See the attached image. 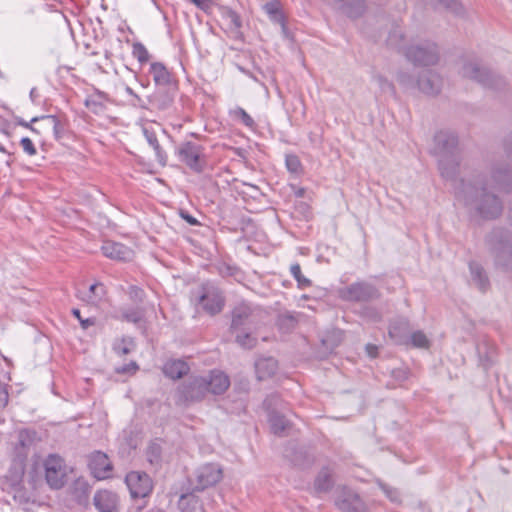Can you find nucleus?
Returning <instances> with one entry per match:
<instances>
[{
  "label": "nucleus",
  "mask_w": 512,
  "mask_h": 512,
  "mask_svg": "<svg viewBox=\"0 0 512 512\" xmlns=\"http://www.w3.org/2000/svg\"><path fill=\"white\" fill-rule=\"evenodd\" d=\"M507 155L512 158V149L507 148ZM511 186L512 175L510 172L497 166L492 171L490 182L461 180L455 194L458 201L463 202L476 216L483 219H494L501 214L503 206L497 195L489 189L497 188L500 191L509 192Z\"/></svg>",
  "instance_id": "obj_1"
},
{
  "label": "nucleus",
  "mask_w": 512,
  "mask_h": 512,
  "mask_svg": "<svg viewBox=\"0 0 512 512\" xmlns=\"http://www.w3.org/2000/svg\"><path fill=\"white\" fill-rule=\"evenodd\" d=\"M434 142V153L438 157V166L442 177L453 179L459 165L456 134L451 131H439L434 136Z\"/></svg>",
  "instance_id": "obj_2"
},
{
  "label": "nucleus",
  "mask_w": 512,
  "mask_h": 512,
  "mask_svg": "<svg viewBox=\"0 0 512 512\" xmlns=\"http://www.w3.org/2000/svg\"><path fill=\"white\" fill-rule=\"evenodd\" d=\"M488 244L497 265L507 268L512 265V235L508 231L494 229L488 236Z\"/></svg>",
  "instance_id": "obj_3"
},
{
  "label": "nucleus",
  "mask_w": 512,
  "mask_h": 512,
  "mask_svg": "<svg viewBox=\"0 0 512 512\" xmlns=\"http://www.w3.org/2000/svg\"><path fill=\"white\" fill-rule=\"evenodd\" d=\"M196 303L208 314L215 315L224 307V296L221 290L212 282L203 283L193 292Z\"/></svg>",
  "instance_id": "obj_4"
},
{
  "label": "nucleus",
  "mask_w": 512,
  "mask_h": 512,
  "mask_svg": "<svg viewBox=\"0 0 512 512\" xmlns=\"http://www.w3.org/2000/svg\"><path fill=\"white\" fill-rule=\"evenodd\" d=\"M262 311L249 303L242 302L232 310L231 331L256 329L260 324Z\"/></svg>",
  "instance_id": "obj_5"
},
{
  "label": "nucleus",
  "mask_w": 512,
  "mask_h": 512,
  "mask_svg": "<svg viewBox=\"0 0 512 512\" xmlns=\"http://www.w3.org/2000/svg\"><path fill=\"white\" fill-rule=\"evenodd\" d=\"M179 160L195 173H202L206 166L204 147L192 141H185L177 148Z\"/></svg>",
  "instance_id": "obj_6"
},
{
  "label": "nucleus",
  "mask_w": 512,
  "mask_h": 512,
  "mask_svg": "<svg viewBox=\"0 0 512 512\" xmlns=\"http://www.w3.org/2000/svg\"><path fill=\"white\" fill-rule=\"evenodd\" d=\"M406 58L419 66H430L438 62L439 53L435 43L425 41L411 45L405 50Z\"/></svg>",
  "instance_id": "obj_7"
},
{
  "label": "nucleus",
  "mask_w": 512,
  "mask_h": 512,
  "mask_svg": "<svg viewBox=\"0 0 512 512\" xmlns=\"http://www.w3.org/2000/svg\"><path fill=\"white\" fill-rule=\"evenodd\" d=\"M461 73L464 77L473 79L484 87L498 89L504 85V80L487 68L481 67L476 62L465 63Z\"/></svg>",
  "instance_id": "obj_8"
},
{
  "label": "nucleus",
  "mask_w": 512,
  "mask_h": 512,
  "mask_svg": "<svg viewBox=\"0 0 512 512\" xmlns=\"http://www.w3.org/2000/svg\"><path fill=\"white\" fill-rule=\"evenodd\" d=\"M341 299L353 302H368L378 299L380 291L371 283L359 281L350 284L339 292Z\"/></svg>",
  "instance_id": "obj_9"
},
{
  "label": "nucleus",
  "mask_w": 512,
  "mask_h": 512,
  "mask_svg": "<svg viewBox=\"0 0 512 512\" xmlns=\"http://www.w3.org/2000/svg\"><path fill=\"white\" fill-rule=\"evenodd\" d=\"M222 476L223 472L220 465L216 463H206L195 471L194 480H192V484L194 485L193 490L203 491L217 484L222 479Z\"/></svg>",
  "instance_id": "obj_10"
},
{
  "label": "nucleus",
  "mask_w": 512,
  "mask_h": 512,
  "mask_svg": "<svg viewBox=\"0 0 512 512\" xmlns=\"http://www.w3.org/2000/svg\"><path fill=\"white\" fill-rule=\"evenodd\" d=\"M46 481L51 488L59 489L65 483L64 460L55 454L49 455L44 461Z\"/></svg>",
  "instance_id": "obj_11"
},
{
  "label": "nucleus",
  "mask_w": 512,
  "mask_h": 512,
  "mask_svg": "<svg viewBox=\"0 0 512 512\" xmlns=\"http://www.w3.org/2000/svg\"><path fill=\"white\" fill-rule=\"evenodd\" d=\"M178 392L184 401H200L208 394L207 381L204 376L190 377L180 386Z\"/></svg>",
  "instance_id": "obj_12"
},
{
  "label": "nucleus",
  "mask_w": 512,
  "mask_h": 512,
  "mask_svg": "<svg viewBox=\"0 0 512 512\" xmlns=\"http://www.w3.org/2000/svg\"><path fill=\"white\" fill-rule=\"evenodd\" d=\"M125 482L133 498H144L153 489L152 480L145 472L131 471L126 475Z\"/></svg>",
  "instance_id": "obj_13"
},
{
  "label": "nucleus",
  "mask_w": 512,
  "mask_h": 512,
  "mask_svg": "<svg viewBox=\"0 0 512 512\" xmlns=\"http://www.w3.org/2000/svg\"><path fill=\"white\" fill-rule=\"evenodd\" d=\"M280 398L277 394L269 395L263 402L265 409L268 411V422L270 424L271 431L275 435H282V433L288 427V421L285 417L276 412L273 406L277 405Z\"/></svg>",
  "instance_id": "obj_14"
},
{
  "label": "nucleus",
  "mask_w": 512,
  "mask_h": 512,
  "mask_svg": "<svg viewBox=\"0 0 512 512\" xmlns=\"http://www.w3.org/2000/svg\"><path fill=\"white\" fill-rule=\"evenodd\" d=\"M175 86L161 87L148 96L151 111H167L174 102Z\"/></svg>",
  "instance_id": "obj_15"
},
{
  "label": "nucleus",
  "mask_w": 512,
  "mask_h": 512,
  "mask_svg": "<svg viewBox=\"0 0 512 512\" xmlns=\"http://www.w3.org/2000/svg\"><path fill=\"white\" fill-rule=\"evenodd\" d=\"M335 504L342 512H368L359 495L346 488L341 491Z\"/></svg>",
  "instance_id": "obj_16"
},
{
  "label": "nucleus",
  "mask_w": 512,
  "mask_h": 512,
  "mask_svg": "<svg viewBox=\"0 0 512 512\" xmlns=\"http://www.w3.org/2000/svg\"><path fill=\"white\" fill-rule=\"evenodd\" d=\"M89 468L97 479H106L112 472V464L108 456L100 451H95L89 456Z\"/></svg>",
  "instance_id": "obj_17"
},
{
  "label": "nucleus",
  "mask_w": 512,
  "mask_h": 512,
  "mask_svg": "<svg viewBox=\"0 0 512 512\" xmlns=\"http://www.w3.org/2000/svg\"><path fill=\"white\" fill-rule=\"evenodd\" d=\"M101 251L105 257L117 261H129L133 256V251L129 247L114 241H104Z\"/></svg>",
  "instance_id": "obj_18"
},
{
  "label": "nucleus",
  "mask_w": 512,
  "mask_h": 512,
  "mask_svg": "<svg viewBox=\"0 0 512 512\" xmlns=\"http://www.w3.org/2000/svg\"><path fill=\"white\" fill-rule=\"evenodd\" d=\"M207 381V391L213 395L223 394L230 386L229 377L220 370H212L204 376Z\"/></svg>",
  "instance_id": "obj_19"
},
{
  "label": "nucleus",
  "mask_w": 512,
  "mask_h": 512,
  "mask_svg": "<svg viewBox=\"0 0 512 512\" xmlns=\"http://www.w3.org/2000/svg\"><path fill=\"white\" fill-rule=\"evenodd\" d=\"M93 503L99 512H118V496L111 491L96 492Z\"/></svg>",
  "instance_id": "obj_20"
},
{
  "label": "nucleus",
  "mask_w": 512,
  "mask_h": 512,
  "mask_svg": "<svg viewBox=\"0 0 512 512\" xmlns=\"http://www.w3.org/2000/svg\"><path fill=\"white\" fill-rule=\"evenodd\" d=\"M442 85L441 77L432 71H426L419 77L416 87L425 94L436 95L440 92Z\"/></svg>",
  "instance_id": "obj_21"
},
{
  "label": "nucleus",
  "mask_w": 512,
  "mask_h": 512,
  "mask_svg": "<svg viewBox=\"0 0 512 512\" xmlns=\"http://www.w3.org/2000/svg\"><path fill=\"white\" fill-rule=\"evenodd\" d=\"M148 73L152 77L156 88L175 86L170 72L161 62H152Z\"/></svg>",
  "instance_id": "obj_22"
},
{
  "label": "nucleus",
  "mask_w": 512,
  "mask_h": 512,
  "mask_svg": "<svg viewBox=\"0 0 512 512\" xmlns=\"http://www.w3.org/2000/svg\"><path fill=\"white\" fill-rule=\"evenodd\" d=\"M390 338L398 345L408 346V337L410 336V325L407 319H398L390 324Z\"/></svg>",
  "instance_id": "obj_23"
},
{
  "label": "nucleus",
  "mask_w": 512,
  "mask_h": 512,
  "mask_svg": "<svg viewBox=\"0 0 512 512\" xmlns=\"http://www.w3.org/2000/svg\"><path fill=\"white\" fill-rule=\"evenodd\" d=\"M337 9L349 18H358L365 11L364 0H334Z\"/></svg>",
  "instance_id": "obj_24"
},
{
  "label": "nucleus",
  "mask_w": 512,
  "mask_h": 512,
  "mask_svg": "<svg viewBox=\"0 0 512 512\" xmlns=\"http://www.w3.org/2000/svg\"><path fill=\"white\" fill-rule=\"evenodd\" d=\"M142 133L149 146L152 147V149L154 150L156 161L161 166H165L167 163V154L161 147L155 131L152 128L144 126L142 128Z\"/></svg>",
  "instance_id": "obj_25"
},
{
  "label": "nucleus",
  "mask_w": 512,
  "mask_h": 512,
  "mask_svg": "<svg viewBox=\"0 0 512 512\" xmlns=\"http://www.w3.org/2000/svg\"><path fill=\"white\" fill-rule=\"evenodd\" d=\"M278 369V362L273 357H261L255 362V371L259 380L273 376Z\"/></svg>",
  "instance_id": "obj_26"
},
{
  "label": "nucleus",
  "mask_w": 512,
  "mask_h": 512,
  "mask_svg": "<svg viewBox=\"0 0 512 512\" xmlns=\"http://www.w3.org/2000/svg\"><path fill=\"white\" fill-rule=\"evenodd\" d=\"M189 371L188 364L183 360H169L163 366V373L171 379H180Z\"/></svg>",
  "instance_id": "obj_27"
},
{
  "label": "nucleus",
  "mask_w": 512,
  "mask_h": 512,
  "mask_svg": "<svg viewBox=\"0 0 512 512\" xmlns=\"http://www.w3.org/2000/svg\"><path fill=\"white\" fill-rule=\"evenodd\" d=\"M469 269L473 283H475L481 291H485L489 286V280L483 268L479 264L471 262Z\"/></svg>",
  "instance_id": "obj_28"
},
{
  "label": "nucleus",
  "mask_w": 512,
  "mask_h": 512,
  "mask_svg": "<svg viewBox=\"0 0 512 512\" xmlns=\"http://www.w3.org/2000/svg\"><path fill=\"white\" fill-rule=\"evenodd\" d=\"M40 119L48 122V125H50L53 129V133L56 139H60L63 136L66 130V126L60 118L55 115H45L42 117L32 118L31 123L37 122Z\"/></svg>",
  "instance_id": "obj_29"
},
{
  "label": "nucleus",
  "mask_w": 512,
  "mask_h": 512,
  "mask_svg": "<svg viewBox=\"0 0 512 512\" xmlns=\"http://www.w3.org/2000/svg\"><path fill=\"white\" fill-rule=\"evenodd\" d=\"M253 330L254 329H243L231 332L235 334V340L237 344L245 349H251L256 345L257 342L256 338L251 335Z\"/></svg>",
  "instance_id": "obj_30"
},
{
  "label": "nucleus",
  "mask_w": 512,
  "mask_h": 512,
  "mask_svg": "<svg viewBox=\"0 0 512 512\" xmlns=\"http://www.w3.org/2000/svg\"><path fill=\"white\" fill-rule=\"evenodd\" d=\"M333 484L332 474L328 468H323L315 479V489L319 492L328 491Z\"/></svg>",
  "instance_id": "obj_31"
},
{
  "label": "nucleus",
  "mask_w": 512,
  "mask_h": 512,
  "mask_svg": "<svg viewBox=\"0 0 512 512\" xmlns=\"http://www.w3.org/2000/svg\"><path fill=\"white\" fill-rule=\"evenodd\" d=\"M230 115L234 120L240 121L247 128L254 130L256 123L254 119L241 107H236L230 111Z\"/></svg>",
  "instance_id": "obj_32"
},
{
  "label": "nucleus",
  "mask_w": 512,
  "mask_h": 512,
  "mask_svg": "<svg viewBox=\"0 0 512 512\" xmlns=\"http://www.w3.org/2000/svg\"><path fill=\"white\" fill-rule=\"evenodd\" d=\"M134 348V341L130 337H123L113 343V351L119 356L129 354Z\"/></svg>",
  "instance_id": "obj_33"
},
{
  "label": "nucleus",
  "mask_w": 512,
  "mask_h": 512,
  "mask_svg": "<svg viewBox=\"0 0 512 512\" xmlns=\"http://www.w3.org/2000/svg\"><path fill=\"white\" fill-rule=\"evenodd\" d=\"M373 81L377 84L381 93L389 94L391 96L396 95V90L391 81H389L385 76L375 73L372 77Z\"/></svg>",
  "instance_id": "obj_34"
},
{
  "label": "nucleus",
  "mask_w": 512,
  "mask_h": 512,
  "mask_svg": "<svg viewBox=\"0 0 512 512\" xmlns=\"http://www.w3.org/2000/svg\"><path fill=\"white\" fill-rule=\"evenodd\" d=\"M290 273L296 280L299 289H305L312 285L311 280L302 274L301 267L298 263H294L290 266Z\"/></svg>",
  "instance_id": "obj_35"
},
{
  "label": "nucleus",
  "mask_w": 512,
  "mask_h": 512,
  "mask_svg": "<svg viewBox=\"0 0 512 512\" xmlns=\"http://www.w3.org/2000/svg\"><path fill=\"white\" fill-rule=\"evenodd\" d=\"M429 339L422 331H415L410 333L408 337V346L411 345L416 348H428Z\"/></svg>",
  "instance_id": "obj_36"
},
{
  "label": "nucleus",
  "mask_w": 512,
  "mask_h": 512,
  "mask_svg": "<svg viewBox=\"0 0 512 512\" xmlns=\"http://www.w3.org/2000/svg\"><path fill=\"white\" fill-rule=\"evenodd\" d=\"M132 55L136 58L140 63H145L149 60V52L146 47L140 43H134L132 46Z\"/></svg>",
  "instance_id": "obj_37"
},
{
  "label": "nucleus",
  "mask_w": 512,
  "mask_h": 512,
  "mask_svg": "<svg viewBox=\"0 0 512 512\" xmlns=\"http://www.w3.org/2000/svg\"><path fill=\"white\" fill-rule=\"evenodd\" d=\"M264 9H265L266 13L270 16L272 21H274L276 23L283 21L284 15L279 10L276 3H272V2L266 3L264 6Z\"/></svg>",
  "instance_id": "obj_38"
},
{
  "label": "nucleus",
  "mask_w": 512,
  "mask_h": 512,
  "mask_svg": "<svg viewBox=\"0 0 512 512\" xmlns=\"http://www.w3.org/2000/svg\"><path fill=\"white\" fill-rule=\"evenodd\" d=\"M285 164L289 172L291 173H299L301 171V162L298 156L294 154H288L285 157Z\"/></svg>",
  "instance_id": "obj_39"
},
{
  "label": "nucleus",
  "mask_w": 512,
  "mask_h": 512,
  "mask_svg": "<svg viewBox=\"0 0 512 512\" xmlns=\"http://www.w3.org/2000/svg\"><path fill=\"white\" fill-rule=\"evenodd\" d=\"M146 455L151 464H157L161 458V447L156 443H151L147 448Z\"/></svg>",
  "instance_id": "obj_40"
},
{
  "label": "nucleus",
  "mask_w": 512,
  "mask_h": 512,
  "mask_svg": "<svg viewBox=\"0 0 512 512\" xmlns=\"http://www.w3.org/2000/svg\"><path fill=\"white\" fill-rule=\"evenodd\" d=\"M397 81L404 88H415L417 81L414 80V77L410 75L408 72L399 71L397 74Z\"/></svg>",
  "instance_id": "obj_41"
},
{
  "label": "nucleus",
  "mask_w": 512,
  "mask_h": 512,
  "mask_svg": "<svg viewBox=\"0 0 512 512\" xmlns=\"http://www.w3.org/2000/svg\"><path fill=\"white\" fill-rule=\"evenodd\" d=\"M89 301L96 302L100 300L105 294V287L101 283L92 284L89 288Z\"/></svg>",
  "instance_id": "obj_42"
},
{
  "label": "nucleus",
  "mask_w": 512,
  "mask_h": 512,
  "mask_svg": "<svg viewBox=\"0 0 512 512\" xmlns=\"http://www.w3.org/2000/svg\"><path fill=\"white\" fill-rule=\"evenodd\" d=\"M379 486L381 490L384 492L386 497L393 503H399L400 502V493L397 489L388 486L384 483H379Z\"/></svg>",
  "instance_id": "obj_43"
},
{
  "label": "nucleus",
  "mask_w": 512,
  "mask_h": 512,
  "mask_svg": "<svg viewBox=\"0 0 512 512\" xmlns=\"http://www.w3.org/2000/svg\"><path fill=\"white\" fill-rule=\"evenodd\" d=\"M443 7L449 9L455 14H460L463 10L461 3L457 0H437Z\"/></svg>",
  "instance_id": "obj_44"
},
{
  "label": "nucleus",
  "mask_w": 512,
  "mask_h": 512,
  "mask_svg": "<svg viewBox=\"0 0 512 512\" xmlns=\"http://www.w3.org/2000/svg\"><path fill=\"white\" fill-rule=\"evenodd\" d=\"M20 145L23 148V151L29 156H33L36 154V148L30 138L23 137L20 141Z\"/></svg>",
  "instance_id": "obj_45"
},
{
  "label": "nucleus",
  "mask_w": 512,
  "mask_h": 512,
  "mask_svg": "<svg viewBox=\"0 0 512 512\" xmlns=\"http://www.w3.org/2000/svg\"><path fill=\"white\" fill-rule=\"evenodd\" d=\"M226 18L229 20L232 27L235 29H240L242 26V22L240 16L233 10H228L226 13Z\"/></svg>",
  "instance_id": "obj_46"
},
{
  "label": "nucleus",
  "mask_w": 512,
  "mask_h": 512,
  "mask_svg": "<svg viewBox=\"0 0 512 512\" xmlns=\"http://www.w3.org/2000/svg\"><path fill=\"white\" fill-rule=\"evenodd\" d=\"M190 502L193 503V509H195L198 504V501L195 499L194 494H183L179 500V507L183 510L185 508V505L189 504Z\"/></svg>",
  "instance_id": "obj_47"
},
{
  "label": "nucleus",
  "mask_w": 512,
  "mask_h": 512,
  "mask_svg": "<svg viewBox=\"0 0 512 512\" xmlns=\"http://www.w3.org/2000/svg\"><path fill=\"white\" fill-rule=\"evenodd\" d=\"M72 313L80 321L81 327L83 329H87L88 327L94 325V323H95V319L94 318L83 319V317H81L79 309H73Z\"/></svg>",
  "instance_id": "obj_48"
},
{
  "label": "nucleus",
  "mask_w": 512,
  "mask_h": 512,
  "mask_svg": "<svg viewBox=\"0 0 512 512\" xmlns=\"http://www.w3.org/2000/svg\"><path fill=\"white\" fill-rule=\"evenodd\" d=\"M131 104L134 107L140 108V109H146L151 111L150 104L147 100L142 99L138 94L134 95L133 100L131 101Z\"/></svg>",
  "instance_id": "obj_49"
},
{
  "label": "nucleus",
  "mask_w": 512,
  "mask_h": 512,
  "mask_svg": "<svg viewBox=\"0 0 512 512\" xmlns=\"http://www.w3.org/2000/svg\"><path fill=\"white\" fill-rule=\"evenodd\" d=\"M138 365L136 362L132 361L127 365H123L121 367L116 368V372L120 374H126V373H134L138 370Z\"/></svg>",
  "instance_id": "obj_50"
},
{
  "label": "nucleus",
  "mask_w": 512,
  "mask_h": 512,
  "mask_svg": "<svg viewBox=\"0 0 512 512\" xmlns=\"http://www.w3.org/2000/svg\"><path fill=\"white\" fill-rule=\"evenodd\" d=\"M9 400V393L7 386L5 384L0 383V408L6 407Z\"/></svg>",
  "instance_id": "obj_51"
},
{
  "label": "nucleus",
  "mask_w": 512,
  "mask_h": 512,
  "mask_svg": "<svg viewBox=\"0 0 512 512\" xmlns=\"http://www.w3.org/2000/svg\"><path fill=\"white\" fill-rule=\"evenodd\" d=\"M403 35L401 33L400 30H394L390 33L389 37H388V42L390 45H394V46H397V43H396V38H402Z\"/></svg>",
  "instance_id": "obj_52"
},
{
  "label": "nucleus",
  "mask_w": 512,
  "mask_h": 512,
  "mask_svg": "<svg viewBox=\"0 0 512 512\" xmlns=\"http://www.w3.org/2000/svg\"><path fill=\"white\" fill-rule=\"evenodd\" d=\"M180 215L190 225H198L199 224L197 219L195 217H193L192 215H190L189 213H187V212L182 211L180 213Z\"/></svg>",
  "instance_id": "obj_53"
},
{
  "label": "nucleus",
  "mask_w": 512,
  "mask_h": 512,
  "mask_svg": "<svg viewBox=\"0 0 512 512\" xmlns=\"http://www.w3.org/2000/svg\"><path fill=\"white\" fill-rule=\"evenodd\" d=\"M125 319L129 322L136 323L140 320V316L137 312H129L124 315Z\"/></svg>",
  "instance_id": "obj_54"
},
{
  "label": "nucleus",
  "mask_w": 512,
  "mask_h": 512,
  "mask_svg": "<svg viewBox=\"0 0 512 512\" xmlns=\"http://www.w3.org/2000/svg\"><path fill=\"white\" fill-rule=\"evenodd\" d=\"M284 322H287L289 325L293 326L296 322L295 318L293 315H282L280 317V323L281 325H283Z\"/></svg>",
  "instance_id": "obj_55"
},
{
  "label": "nucleus",
  "mask_w": 512,
  "mask_h": 512,
  "mask_svg": "<svg viewBox=\"0 0 512 512\" xmlns=\"http://www.w3.org/2000/svg\"><path fill=\"white\" fill-rule=\"evenodd\" d=\"M0 152H1V153H4V154H6V155H7V159L5 160V164H6L7 166H11V164H12V162H13V160H12V158H11V156H12V155H11V153H9V152L6 150V148H5L1 143H0Z\"/></svg>",
  "instance_id": "obj_56"
},
{
  "label": "nucleus",
  "mask_w": 512,
  "mask_h": 512,
  "mask_svg": "<svg viewBox=\"0 0 512 512\" xmlns=\"http://www.w3.org/2000/svg\"><path fill=\"white\" fill-rule=\"evenodd\" d=\"M377 350H378V348L375 345H372V344L366 345V351H367L368 355L372 358L377 356Z\"/></svg>",
  "instance_id": "obj_57"
},
{
  "label": "nucleus",
  "mask_w": 512,
  "mask_h": 512,
  "mask_svg": "<svg viewBox=\"0 0 512 512\" xmlns=\"http://www.w3.org/2000/svg\"><path fill=\"white\" fill-rule=\"evenodd\" d=\"M28 437L29 435L27 431H21L19 433V444L24 447L26 445V440L28 439Z\"/></svg>",
  "instance_id": "obj_58"
},
{
  "label": "nucleus",
  "mask_w": 512,
  "mask_h": 512,
  "mask_svg": "<svg viewBox=\"0 0 512 512\" xmlns=\"http://www.w3.org/2000/svg\"><path fill=\"white\" fill-rule=\"evenodd\" d=\"M278 24L281 25V30H282V34L285 38H288L289 37V30L286 26V23H285V18L283 19L282 22H277Z\"/></svg>",
  "instance_id": "obj_59"
},
{
  "label": "nucleus",
  "mask_w": 512,
  "mask_h": 512,
  "mask_svg": "<svg viewBox=\"0 0 512 512\" xmlns=\"http://www.w3.org/2000/svg\"><path fill=\"white\" fill-rule=\"evenodd\" d=\"M125 92H126L129 96H131L132 98L134 97V95H136V94H137V93H135V91H134L131 87H129V86H126V87H125Z\"/></svg>",
  "instance_id": "obj_60"
},
{
  "label": "nucleus",
  "mask_w": 512,
  "mask_h": 512,
  "mask_svg": "<svg viewBox=\"0 0 512 512\" xmlns=\"http://www.w3.org/2000/svg\"><path fill=\"white\" fill-rule=\"evenodd\" d=\"M21 126L23 127H26V128H29L31 129L32 131H35V129L33 127H31L30 123L24 121V120H21L18 122Z\"/></svg>",
  "instance_id": "obj_61"
},
{
  "label": "nucleus",
  "mask_w": 512,
  "mask_h": 512,
  "mask_svg": "<svg viewBox=\"0 0 512 512\" xmlns=\"http://www.w3.org/2000/svg\"><path fill=\"white\" fill-rule=\"evenodd\" d=\"M36 88H32L31 91H30V98L33 102H35V99H36Z\"/></svg>",
  "instance_id": "obj_62"
}]
</instances>
